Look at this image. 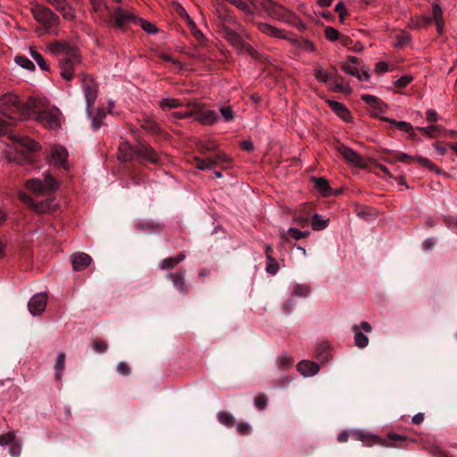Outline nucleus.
<instances>
[{
  "instance_id": "nucleus-1",
  "label": "nucleus",
  "mask_w": 457,
  "mask_h": 457,
  "mask_svg": "<svg viewBox=\"0 0 457 457\" xmlns=\"http://www.w3.org/2000/svg\"><path fill=\"white\" fill-rule=\"evenodd\" d=\"M30 120H37L39 124L50 130L61 128L62 112L55 106H50L49 102L44 96L30 92Z\"/></svg>"
},
{
  "instance_id": "nucleus-2",
  "label": "nucleus",
  "mask_w": 457,
  "mask_h": 457,
  "mask_svg": "<svg viewBox=\"0 0 457 457\" xmlns=\"http://www.w3.org/2000/svg\"><path fill=\"white\" fill-rule=\"evenodd\" d=\"M30 191L42 193L44 199H34L30 197V212L37 213L53 212L56 210L57 204L52 194L58 188V182L49 174L44 179H30Z\"/></svg>"
},
{
  "instance_id": "nucleus-3",
  "label": "nucleus",
  "mask_w": 457,
  "mask_h": 457,
  "mask_svg": "<svg viewBox=\"0 0 457 457\" xmlns=\"http://www.w3.org/2000/svg\"><path fill=\"white\" fill-rule=\"evenodd\" d=\"M51 51L59 56L61 76L66 80L73 78V68L80 62L78 50L62 41H56L50 46Z\"/></svg>"
},
{
  "instance_id": "nucleus-4",
  "label": "nucleus",
  "mask_w": 457,
  "mask_h": 457,
  "mask_svg": "<svg viewBox=\"0 0 457 457\" xmlns=\"http://www.w3.org/2000/svg\"><path fill=\"white\" fill-rule=\"evenodd\" d=\"M119 158L123 162L137 159L142 162L159 164L160 157L155 150L145 142H138L136 145L122 143L119 147Z\"/></svg>"
},
{
  "instance_id": "nucleus-5",
  "label": "nucleus",
  "mask_w": 457,
  "mask_h": 457,
  "mask_svg": "<svg viewBox=\"0 0 457 457\" xmlns=\"http://www.w3.org/2000/svg\"><path fill=\"white\" fill-rule=\"evenodd\" d=\"M0 113L11 121L26 120L29 115L27 104H22L19 96L12 93L0 96Z\"/></svg>"
},
{
  "instance_id": "nucleus-6",
  "label": "nucleus",
  "mask_w": 457,
  "mask_h": 457,
  "mask_svg": "<svg viewBox=\"0 0 457 457\" xmlns=\"http://www.w3.org/2000/svg\"><path fill=\"white\" fill-rule=\"evenodd\" d=\"M35 20L41 25L37 29L39 34L51 33L54 27L58 24L59 17L54 14L49 8L37 7L30 10Z\"/></svg>"
},
{
  "instance_id": "nucleus-7",
  "label": "nucleus",
  "mask_w": 457,
  "mask_h": 457,
  "mask_svg": "<svg viewBox=\"0 0 457 457\" xmlns=\"http://www.w3.org/2000/svg\"><path fill=\"white\" fill-rule=\"evenodd\" d=\"M187 106L193 109V117L203 125H212L219 120V115L215 111L204 109L200 103L190 102Z\"/></svg>"
},
{
  "instance_id": "nucleus-8",
  "label": "nucleus",
  "mask_w": 457,
  "mask_h": 457,
  "mask_svg": "<svg viewBox=\"0 0 457 457\" xmlns=\"http://www.w3.org/2000/svg\"><path fill=\"white\" fill-rule=\"evenodd\" d=\"M29 154V142L26 139H16L13 145L7 152L9 161L18 162L19 164H26Z\"/></svg>"
},
{
  "instance_id": "nucleus-9",
  "label": "nucleus",
  "mask_w": 457,
  "mask_h": 457,
  "mask_svg": "<svg viewBox=\"0 0 457 457\" xmlns=\"http://www.w3.org/2000/svg\"><path fill=\"white\" fill-rule=\"evenodd\" d=\"M220 33L223 35V37L232 46L237 48L245 50L252 56H255L256 53L252 48V46L244 42L240 34L235 29L228 26L221 27Z\"/></svg>"
},
{
  "instance_id": "nucleus-10",
  "label": "nucleus",
  "mask_w": 457,
  "mask_h": 457,
  "mask_svg": "<svg viewBox=\"0 0 457 457\" xmlns=\"http://www.w3.org/2000/svg\"><path fill=\"white\" fill-rule=\"evenodd\" d=\"M383 152L390 154V157L386 160L389 162H395L400 161L403 162H408L410 160L417 161L420 165L428 167L430 170H434L436 173L440 172V170L428 159L422 156L412 157L407 154L400 152H391L389 150H384Z\"/></svg>"
},
{
  "instance_id": "nucleus-11",
  "label": "nucleus",
  "mask_w": 457,
  "mask_h": 457,
  "mask_svg": "<svg viewBox=\"0 0 457 457\" xmlns=\"http://www.w3.org/2000/svg\"><path fill=\"white\" fill-rule=\"evenodd\" d=\"M216 14L220 31H221V27L223 26H233L238 29L241 27L240 24L237 22V19L236 15L233 13V11L228 9L223 4H217Z\"/></svg>"
},
{
  "instance_id": "nucleus-12",
  "label": "nucleus",
  "mask_w": 457,
  "mask_h": 457,
  "mask_svg": "<svg viewBox=\"0 0 457 457\" xmlns=\"http://www.w3.org/2000/svg\"><path fill=\"white\" fill-rule=\"evenodd\" d=\"M82 89L87 104V115L90 116V108L93 106L97 97V85L88 75H83Z\"/></svg>"
},
{
  "instance_id": "nucleus-13",
  "label": "nucleus",
  "mask_w": 457,
  "mask_h": 457,
  "mask_svg": "<svg viewBox=\"0 0 457 457\" xmlns=\"http://www.w3.org/2000/svg\"><path fill=\"white\" fill-rule=\"evenodd\" d=\"M265 11L273 18L287 21L292 16V12L272 0H262L261 3Z\"/></svg>"
},
{
  "instance_id": "nucleus-14",
  "label": "nucleus",
  "mask_w": 457,
  "mask_h": 457,
  "mask_svg": "<svg viewBox=\"0 0 457 457\" xmlns=\"http://www.w3.org/2000/svg\"><path fill=\"white\" fill-rule=\"evenodd\" d=\"M361 329L365 333H370L372 331V327L367 321H362L360 325L354 324L352 327V331L354 334L355 345L361 349H363L369 345V338L363 332L361 331Z\"/></svg>"
},
{
  "instance_id": "nucleus-15",
  "label": "nucleus",
  "mask_w": 457,
  "mask_h": 457,
  "mask_svg": "<svg viewBox=\"0 0 457 457\" xmlns=\"http://www.w3.org/2000/svg\"><path fill=\"white\" fill-rule=\"evenodd\" d=\"M114 25L119 29H124L126 25L130 23H137L138 18H137L130 12L117 8L113 12Z\"/></svg>"
},
{
  "instance_id": "nucleus-16",
  "label": "nucleus",
  "mask_w": 457,
  "mask_h": 457,
  "mask_svg": "<svg viewBox=\"0 0 457 457\" xmlns=\"http://www.w3.org/2000/svg\"><path fill=\"white\" fill-rule=\"evenodd\" d=\"M371 441L372 443H379L386 447H403L410 440L404 436L389 433L386 439L380 440L376 436H372Z\"/></svg>"
},
{
  "instance_id": "nucleus-17",
  "label": "nucleus",
  "mask_w": 457,
  "mask_h": 457,
  "mask_svg": "<svg viewBox=\"0 0 457 457\" xmlns=\"http://www.w3.org/2000/svg\"><path fill=\"white\" fill-rule=\"evenodd\" d=\"M47 299L46 293L35 294L30 297V314L33 316L41 315L46 310Z\"/></svg>"
},
{
  "instance_id": "nucleus-18",
  "label": "nucleus",
  "mask_w": 457,
  "mask_h": 457,
  "mask_svg": "<svg viewBox=\"0 0 457 457\" xmlns=\"http://www.w3.org/2000/svg\"><path fill=\"white\" fill-rule=\"evenodd\" d=\"M328 105L331 108V110L343 120L350 121L352 119L351 113L349 110L346 108L345 104L342 103L328 99L326 101Z\"/></svg>"
},
{
  "instance_id": "nucleus-19",
  "label": "nucleus",
  "mask_w": 457,
  "mask_h": 457,
  "mask_svg": "<svg viewBox=\"0 0 457 457\" xmlns=\"http://www.w3.org/2000/svg\"><path fill=\"white\" fill-rule=\"evenodd\" d=\"M51 158L54 164L67 169L68 151L63 146H55L51 152Z\"/></svg>"
},
{
  "instance_id": "nucleus-20",
  "label": "nucleus",
  "mask_w": 457,
  "mask_h": 457,
  "mask_svg": "<svg viewBox=\"0 0 457 457\" xmlns=\"http://www.w3.org/2000/svg\"><path fill=\"white\" fill-rule=\"evenodd\" d=\"M186 270H180L176 273H169L167 277L172 281L173 286L182 294L187 293V286L185 283Z\"/></svg>"
},
{
  "instance_id": "nucleus-21",
  "label": "nucleus",
  "mask_w": 457,
  "mask_h": 457,
  "mask_svg": "<svg viewBox=\"0 0 457 457\" xmlns=\"http://www.w3.org/2000/svg\"><path fill=\"white\" fill-rule=\"evenodd\" d=\"M211 162L212 170L215 167L228 168L230 165L231 159L223 152H216L213 155L207 157Z\"/></svg>"
},
{
  "instance_id": "nucleus-22",
  "label": "nucleus",
  "mask_w": 457,
  "mask_h": 457,
  "mask_svg": "<svg viewBox=\"0 0 457 457\" xmlns=\"http://www.w3.org/2000/svg\"><path fill=\"white\" fill-rule=\"evenodd\" d=\"M338 151L346 162H348L352 164H354L356 166H362V159H361V155H359L353 149H351L347 146H345V145H341L338 148Z\"/></svg>"
},
{
  "instance_id": "nucleus-23",
  "label": "nucleus",
  "mask_w": 457,
  "mask_h": 457,
  "mask_svg": "<svg viewBox=\"0 0 457 457\" xmlns=\"http://www.w3.org/2000/svg\"><path fill=\"white\" fill-rule=\"evenodd\" d=\"M312 216V206L305 204L299 211L295 213V220L301 226L306 227L309 224Z\"/></svg>"
},
{
  "instance_id": "nucleus-24",
  "label": "nucleus",
  "mask_w": 457,
  "mask_h": 457,
  "mask_svg": "<svg viewBox=\"0 0 457 457\" xmlns=\"http://www.w3.org/2000/svg\"><path fill=\"white\" fill-rule=\"evenodd\" d=\"M297 370L303 376L310 377L319 372L320 366L314 361L303 360L297 364Z\"/></svg>"
},
{
  "instance_id": "nucleus-25",
  "label": "nucleus",
  "mask_w": 457,
  "mask_h": 457,
  "mask_svg": "<svg viewBox=\"0 0 457 457\" xmlns=\"http://www.w3.org/2000/svg\"><path fill=\"white\" fill-rule=\"evenodd\" d=\"M72 266L75 270L86 269L91 262V257L85 253H78L72 255Z\"/></svg>"
},
{
  "instance_id": "nucleus-26",
  "label": "nucleus",
  "mask_w": 457,
  "mask_h": 457,
  "mask_svg": "<svg viewBox=\"0 0 457 457\" xmlns=\"http://www.w3.org/2000/svg\"><path fill=\"white\" fill-rule=\"evenodd\" d=\"M381 120L389 123V129H396L401 131L410 132V137L414 139L416 134L413 132V129L411 123L406 121H397L388 118H381Z\"/></svg>"
},
{
  "instance_id": "nucleus-27",
  "label": "nucleus",
  "mask_w": 457,
  "mask_h": 457,
  "mask_svg": "<svg viewBox=\"0 0 457 457\" xmlns=\"http://www.w3.org/2000/svg\"><path fill=\"white\" fill-rule=\"evenodd\" d=\"M359 60L354 56H350L348 61L343 64V71L352 76L356 77L359 80H361V72L358 70Z\"/></svg>"
},
{
  "instance_id": "nucleus-28",
  "label": "nucleus",
  "mask_w": 457,
  "mask_h": 457,
  "mask_svg": "<svg viewBox=\"0 0 457 457\" xmlns=\"http://www.w3.org/2000/svg\"><path fill=\"white\" fill-rule=\"evenodd\" d=\"M432 21H435L436 25V30L439 35H442L444 32V18H443V11L440 5L436 3L432 4Z\"/></svg>"
},
{
  "instance_id": "nucleus-29",
  "label": "nucleus",
  "mask_w": 457,
  "mask_h": 457,
  "mask_svg": "<svg viewBox=\"0 0 457 457\" xmlns=\"http://www.w3.org/2000/svg\"><path fill=\"white\" fill-rule=\"evenodd\" d=\"M311 180L313 182L314 187L323 196H328L332 195V188L330 187L328 181L326 179L312 177Z\"/></svg>"
},
{
  "instance_id": "nucleus-30",
  "label": "nucleus",
  "mask_w": 457,
  "mask_h": 457,
  "mask_svg": "<svg viewBox=\"0 0 457 457\" xmlns=\"http://www.w3.org/2000/svg\"><path fill=\"white\" fill-rule=\"evenodd\" d=\"M361 98L373 109L379 112H385L386 104L378 97L371 95H362Z\"/></svg>"
},
{
  "instance_id": "nucleus-31",
  "label": "nucleus",
  "mask_w": 457,
  "mask_h": 457,
  "mask_svg": "<svg viewBox=\"0 0 457 457\" xmlns=\"http://www.w3.org/2000/svg\"><path fill=\"white\" fill-rule=\"evenodd\" d=\"M258 29L269 36H272L275 37H281L282 31L278 29V28H275L270 24L264 23V22H257L256 23Z\"/></svg>"
},
{
  "instance_id": "nucleus-32",
  "label": "nucleus",
  "mask_w": 457,
  "mask_h": 457,
  "mask_svg": "<svg viewBox=\"0 0 457 457\" xmlns=\"http://www.w3.org/2000/svg\"><path fill=\"white\" fill-rule=\"evenodd\" d=\"M231 4L245 14L247 21L253 16V10L245 0H233Z\"/></svg>"
},
{
  "instance_id": "nucleus-33",
  "label": "nucleus",
  "mask_w": 457,
  "mask_h": 457,
  "mask_svg": "<svg viewBox=\"0 0 457 457\" xmlns=\"http://www.w3.org/2000/svg\"><path fill=\"white\" fill-rule=\"evenodd\" d=\"M330 90L337 93L349 95L352 93L350 86L345 82H329L328 84Z\"/></svg>"
},
{
  "instance_id": "nucleus-34",
  "label": "nucleus",
  "mask_w": 457,
  "mask_h": 457,
  "mask_svg": "<svg viewBox=\"0 0 457 457\" xmlns=\"http://www.w3.org/2000/svg\"><path fill=\"white\" fill-rule=\"evenodd\" d=\"M218 420L224 426L231 428L236 424L234 416L227 411H220L217 415Z\"/></svg>"
},
{
  "instance_id": "nucleus-35",
  "label": "nucleus",
  "mask_w": 457,
  "mask_h": 457,
  "mask_svg": "<svg viewBox=\"0 0 457 457\" xmlns=\"http://www.w3.org/2000/svg\"><path fill=\"white\" fill-rule=\"evenodd\" d=\"M329 220H322L319 214H314L312 218V227L313 230H323L328 226Z\"/></svg>"
},
{
  "instance_id": "nucleus-36",
  "label": "nucleus",
  "mask_w": 457,
  "mask_h": 457,
  "mask_svg": "<svg viewBox=\"0 0 457 457\" xmlns=\"http://www.w3.org/2000/svg\"><path fill=\"white\" fill-rule=\"evenodd\" d=\"M66 355L64 353H60L57 355L54 369H55V378L60 380L62 378V371L64 370Z\"/></svg>"
},
{
  "instance_id": "nucleus-37",
  "label": "nucleus",
  "mask_w": 457,
  "mask_h": 457,
  "mask_svg": "<svg viewBox=\"0 0 457 457\" xmlns=\"http://www.w3.org/2000/svg\"><path fill=\"white\" fill-rule=\"evenodd\" d=\"M30 57H32L42 71H50V67L44 57L36 50L30 47Z\"/></svg>"
},
{
  "instance_id": "nucleus-38",
  "label": "nucleus",
  "mask_w": 457,
  "mask_h": 457,
  "mask_svg": "<svg viewBox=\"0 0 457 457\" xmlns=\"http://www.w3.org/2000/svg\"><path fill=\"white\" fill-rule=\"evenodd\" d=\"M181 105H182L181 102L175 98H164V99L161 100V102H160V107L163 111L178 108Z\"/></svg>"
},
{
  "instance_id": "nucleus-39",
  "label": "nucleus",
  "mask_w": 457,
  "mask_h": 457,
  "mask_svg": "<svg viewBox=\"0 0 457 457\" xmlns=\"http://www.w3.org/2000/svg\"><path fill=\"white\" fill-rule=\"evenodd\" d=\"M310 293V286L296 284L294 287L293 296L306 297Z\"/></svg>"
},
{
  "instance_id": "nucleus-40",
  "label": "nucleus",
  "mask_w": 457,
  "mask_h": 457,
  "mask_svg": "<svg viewBox=\"0 0 457 457\" xmlns=\"http://www.w3.org/2000/svg\"><path fill=\"white\" fill-rule=\"evenodd\" d=\"M294 362L293 358L287 355H281L277 359V365L279 370L289 369Z\"/></svg>"
},
{
  "instance_id": "nucleus-41",
  "label": "nucleus",
  "mask_w": 457,
  "mask_h": 457,
  "mask_svg": "<svg viewBox=\"0 0 457 457\" xmlns=\"http://www.w3.org/2000/svg\"><path fill=\"white\" fill-rule=\"evenodd\" d=\"M106 114L104 111L98 110L96 114L92 118V128L95 130H97L103 125V120L105 118Z\"/></svg>"
},
{
  "instance_id": "nucleus-42",
  "label": "nucleus",
  "mask_w": 457,
  "mask_h": 457,
  "mask_svg": "<svg viewBox=\"0 0 457 457\" xmlns=\"http://www.w3.org/2000/svg\"><path fill=\"white\" fill-rule=\"evenodd\" d=\"M91 346L95 352L98 353H104L108 349V344L101 339H95L91 343Z\"/></svg>"
},
{
  "instance_id": "nucleus-43",
  "label": "nucleus",
  "mask_w": 457,
  "mask_h": 457,
  "mask_svg": "<svg viewBox=\"0 0 457 457\" xmlns=\"http://www.w3.org/2000/svg\"><path fill=\"white\" fill-rule=\"evenodd\" d=\"M210 163H211V162L209 161V159L207 157L206 158H200V157L195 158V168H197L199 170H212Z\"/></svg>"
},
{
  "instance_id": "nucleus-44",
  "label": "nucleus",
  "mask_w": 457,
  "mask_h": 457,
  "mask_svg": "<svg viewBox=\"0 0 457 457\" xmlns=\"http://www.w3.org/2000/svg\"><path fill=\"white\" fill-rule=\"evenodd\" d=\"M315 78L322 83L328 84L331 80V73L323 69H320L316 71Z\"/></svg>"
},
{
  "instance_id": "nucleus-45",
  "label": "nucleus",
  "mask_w": 457,
  "mask_h": 457,
  "mask_svg": "<svg viewBox=\"0 0 457 457\" xmlns=\"http://www.w3.org/2000/svg\"><path fill=\"white\" fill-rule=\"evenodd\" d=\"M325 37L329 41H336L340 38L341 34L332 27H327L324 30Z\"/></svg>"
},
{
  "instance_id": "nucleus-46",
  "label": "nucleus",
  "mask_w": 457,
  "mask_h": 457,
  "mask_svg": "<svg viewBox=\"0 0 457 457\" xmlns=\"http://www.w3.org/2000/svg\"><path fill=\"white\" fill-rule=\"evenodd\" d=\"M287 234L290 237H293L295 240H299L301 238L307 237L310 235L309 231H300L297 228H291L288 229Z\"/></svg>"
},
{
  "instance_id": "nucleus-47",
  "label": "nucleus",
  "mask_w": 457,
  "mask_h": 457,
  "mask_svg": "<svg viewBox=\"0 0 457 457\" xmlns=\"http://www.w3.org/2000/svg\"><path fill=\"white\" fill-rule=\"evenodd\" d=\"M177 264H179V263L175 257L165 258L160 263V269L170 270V269L174 268Z\"/></svg>"
},
{
  "instance_id": "nucleus-48",
  "label": "nucleus",
  "mask_w": 457,
  "mask_h": 457,
  "mask_svg": "<svg viewBox=\"0 0 457 457\" xmlns=\"http://www.w3.org/2000/svg\"><path fill=\"white\" fill-rule=\"evenodd\" d=\"M220 112L225 121H230L235 118V113L230 106H223Z\"/></svg>"
},
{
  "instance_id": "nucleus-49",
  "label": "nucleus",
  "mask_w": 457,
  "mask_h": 457,
  "mask_svg": "<svg viewBox=\"0 0 457 457\" xmlns=\"http://www.w3.org/2000/svg\"><path fill=\"white\" fill-rule=\"evenodd\" d=\"M279 265L275 258L268 260L266 270L268 273L275 275L278 271Z\"/></svg>"
},
{
  "instance_id": "nucleus-50",
  "label": "nucleus",
  "mask_w": 457,
  "mask_h": 457,
  "mask_svg": "<svg viewBox=\"0 0 457 457\" xmlns=\"http://www.w3.org/2000/svg\"><path fill=\"white\" fill-rule=\"evenodd\" d=\"M137 22L140 23L141 28L147 33L153 34L157 31L156 27L151 22H148L142 19H138Z\"/></svg>"
},
{
  "instance_id": "nucleus-51",
  "label": "nucleus",
  "mask_w": 457,
  "mask_h": 457,
  "mask_svg": "<svg viewBox=\"0 0 457 457\" xmlns=\"http://www.w3.org/2000/svg\"><path fill=\"white\" fill-rule=\"evenodd\" d=\"M419 129L428 135L430 137H434L436 136V133L440 131V128L438 126L431 125L427 128H419Z\"/></svg>"
},
{
  "instance_id": "nucleus-52",
  "label": "nucleus",
  "mask_w": 457,
  "mask_h": 457,
  "mask_svg": "<svg viewBox=\"0 0 457 457\" xmlns=\"http://www.w3.org/2000/svg\"><path fill=\"white\" fill-rule=\"evenodd\" d=\"M14 434L12 432H9L0 436V445L4 446L9 444L13 443L14 441Z\"/></svg>"
},
{
  "instance_id": "nucleus-53",
  "label": "nucleus",
  "mask_w": 457,
  "mask_h": 457,
  "mask_svg": "<svg viewBox=\"0 0 457 457\" xmlns=\"http://www.w3.org/2000/svg\"><path fill=\"white\" fill-rule=\"evenodd\" d=\"M254 405L259 410H263L267 406V397L264 395H257L254 398Z\"/></svg>"
},
{
  "instance_id": "nucleus-54",
  "label": "nucleus",
  "mask_w": 457,
  "mask_h": 457,
  "mask_svg": "<svg viewBox=\"0 0 457 457\" xmlns=\"http://www.w3.org/2000/svg\"><path fill=\"white\" fill-rule=\"evenodd\" d=\"M328 345L326 343H322L317 348V358L320 360H327V353Z\"/></svg>"
},
{
  "instance_id": "nucleus-55",
  "label": "nucleus",
  "mask_w": 457,
  "mask_h": 457,
  "mask_svg": "<svg viewBox=\"0 0 457 457\" xmlns=\"http://www.w3.org/2000/svg\"><path fill=\"white\" fill-rule=\"evenodd\" d=\"M412 80L411 76H403L395 82V86L399 88L407 87Z\"/></svg>"
},
{
  "instance_id": "nucleus-56",
  "label": "nucleus",
  "mask_w": 457,
  "mask_h": 457,
  "mask_svg": "<svg viewBox=\"0 0 457 457\" xmlns=\"http://www.w3.org/2000/svg\"><path fill=\"white\" fill-rule=\"evenodd\" d=\"M188 117H193V109H190L189 112H173L170 114V118L174 120H181Z\"/></svg>"
},
{
  "instance_id": "nucleus-57",
  "label": "nucleus",
  "mask_w": 457,
  "mask_h": 457,
  "mask_svg": "<svg viewBox=\"0 0 457 457\" xmlns=\"http://www.w3.org/2000/svg\"><path fill=\"white\" fill-rule=\"evenodd\" d=\"M15 121H7L2 118H0V137L7 134L9 132V127L12 125Z\"/></svg>"
},
{
  "instance_id": "nucleus-58",
  "label": "nucleus",
  "mask_w": 457,
  "mask_h": 457,
  "mask_svg": "<svg viewBox=\"0 0 457 457\" xmlns=\"http://www.w3.org/2000/svg\"><path fill=\"white\" fill-rule=\"evenodd\" d=\"M41 150V145L36 141V139L30 137V166L33 164L32 154Z\"/></svg>"
},
{
  "instance_id": "nucleus-59",
  "label": "nucleus",
  "mask_w": 457,
  "mask_h": 457,
  "mask_svg": "<svg viewBox=\"0 0 457 457\" xmlns=\"http://www.w3.org/2000/svg\"><path fill=\"white\" fill-rule=\"evenodd\" d=\"M117 372L123 376H129L130 374V368L126 362L120 361L117 365Z\"/></svg>"
},
{
  "instance_id": "nucleus-60",
  "label": "nucleus",
  "mask_w": 457,
  "mask_h": 457,
  "mask_svg": "<svg viewBox=\"0 0 457 457\" xmlns=\"http://www.w3.org/2000/svg\"><path fill=\"white\" fill-rule=\"evenodd\" d=\"M143 128L146 131L151 132V133H157L160 130L157 123H155L154 121H150V120L145 121V124L143 125Z\"/></svg>"
},
{
  "instance_id": "nucleus-61",
  "label": "nucleus",
  "mask_w": 457,
  "mask_h": 457,
  "mask_svg": "<svg viewBox=\"0 0 457 457\" xmlns=\"http://www.w3.org/2000/svg\"><path fill=\"white\" fill-rule=\"evenodd\" d=\"M295 302L293 300V298H289L287 299L284 304H283V312L286 313V314H290L294 309H295Z\"/></svg>"
},
{
  "instance_id": "nucleus-62",
  "label": "nucleus",
  "mask_w": 457,
  "mask_h": 457,
  "mask_svg": "<svg viewBox=\"0 0 457 457\" xmlns=\"http://www.w3.org/2000/svg\"><path fill=\"white\" fill-rule=\"evenodd\" d=\"M436 243L437 240L435 237L427 238L422 244L423 250L428 251L433 249Z\"/></svg>"
},
{
  "instance_id": "nucleus-63",
  "label": "nucleus",
  "mask_w": 457,
  "mask_h": 457,
  "mask_svg": "<svg viewBox=\"0 0 457 457\" xmlns=\"http://www.w3.org/2000/svg\"><path fill=\"white\" fill-rule=\"evenodd\" d=\"M14 62L23 69H29V59L22 55H17Z\"/></svg>"
},
{
  "instance_id": "nucleus-64",
  "label": "nucleus",
  "mask_w": 457,
  "mask_h": 457,
  "mask_svg": "<svg viewBox=\"0 0 457 457\" xmlns=\"http://www.w3.org/2000/svg\"><path fill=\"white\" fill-rule=\"evenodd\" d=\"M237 429L241 435H247L251 431V427L247 423H239L237 426Z\"/></svg>"
}]
</instances>
